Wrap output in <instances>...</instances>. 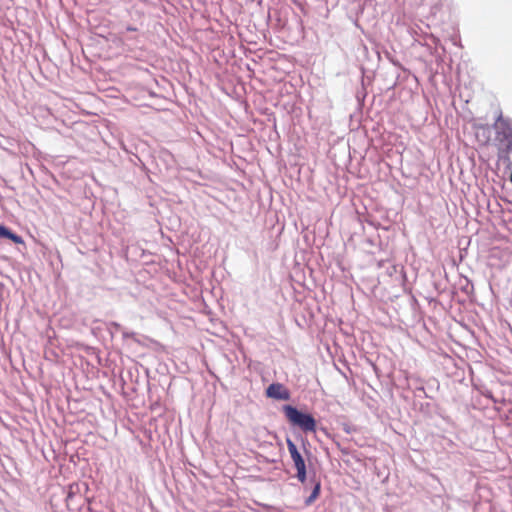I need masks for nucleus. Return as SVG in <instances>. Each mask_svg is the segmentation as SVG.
I'll return each mask as SVG.
<instances>
[{
    "label": "nucleus",
    "mask_w": 512,
    "mask_h": 512,
    "mask_svg": "<svg viewBox=\"0 0 512 512\" xmlns=\"http://www.w3.org/2000/svg\"><path fill=\"white\" fill-rule=\"evenodd\" d=\"M283 411L287 420L293 426L299 427L305 433L316 431V420L312 415L303 413L290 405L284 406Z\"/></svg>",
    "instance_id": "nucleus-1"
},
{
    "label": "nucleus",
    "mask_w": 512,
    "mask_h": 512,
    "mask_svg": "<svg viewBox=\"0 0 512 512\" xmlns=\"http://www.w3.org/2000/svg\"><path fill=\"white\" fill-rule=\"evenodd\" d=\"M496 130V139L500 143H502L505 147L500 149L499 157H502V153L505 154V159L509 162V167L511 166L510 157L508 154L512 152V125L508 120L499 116L494 124Z\"/></svg>",
    "instance_id": "nucleus-2"
},
{
    "label": "nucleus",
    "mask_w": 512,
    "mask_h": 512,
    "mask_svg": "<svg viewBox=\"0 0 512 512\" xmlns=\"http://www.w3.org/2000/svg\"><path fill=\"white\" fill-rule=\"evenodd\" d=\"M287 448L290 453L291 459L294 463V466L297 470L296 477L301 482L304 483L306 481V465L305 461L297 449V446L291 439H287Z\"/></svg>",
    "instance_id": "nucleus-3"
},
{
    "label": "nucleus",
    "mask_w": 512,
    "mask_h": 512,
    "mask_svg": "<svg viewBox=\"0 0 512 512\" xmlns=\"http://www.w3.org/2000/svg\"><path fill=\"white\" fill-rule=\"evenodd\" d=\"M266 396L276 400H289L290 392L289 390L281 383H272L266 389Z\"/></svg>",
    "instance_id": "nucleus-4"
},
{
    "label": "nucleus",
    "mask_w": 512,
    "mask_h": 512,
    "mask_svg": "<svg viewBox=\"0 0 512 512\" xmlns=\"http://www.w3.org/2000/svg\"><path fill=\"white\" fill-rule=\"evenodd\" d=\"M475 138L481 146H487L491 140V129L488 125L475 127Z\"/></svg>",
    "instance_id": "nucleus-5"
},
{
    "label": "nucleus",
    "mask_w": 512,
    "mask_h": 512,
    "mask_svg": "<svg viewBox=\"0 0 512 512\" xmlns=\"http://www.w3.org/2000/svg\"><path fill=\"white\" fill-rule=\"evenodd\" d=\"M0 237L8 238L16 244L23 243V239L19 235L11 232L8 228H6L4 225H1V224H0Z\"/></svg>",
    "instance_id": "nucleus-6"
},
{
    "label": "nucleus",
    "mask_w": 512,
    "mask_h": 512,
    "mask_svg": "<svg viewBox=\"0 0 512 512\" xmlns=\"http://www.w3.org/2000/svg\"><path fill=\"white\" fill-rule=\"evenodd\" d=\"M320 489H321L320 482H316L311 495L308 497V499L306 501L307 504H311L318 498V496L320 494Z\"/></svg>",
    "instance_id": "nucleus-7"
},
{
    "label": "nucleus",
    "mask_w": 512,
    "mask_h": 512,
    "mask_svg": "<svg viewBox=\"0 0 512 512\" xmlns=\"http://www.w3.org/2000/svg\"><path fill=\"white\" fill-rule=\"evenodd\" d=\"M510 181L512 182V173L510 174Z\"/></svg>",
    "instance_id": "nucleus-8"
}]
</instances>
